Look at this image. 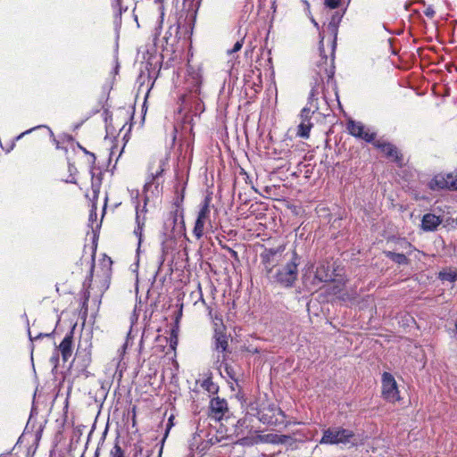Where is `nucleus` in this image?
<instances>
[{
  "instance_id": "f257e3e1",
  "label": "nucleus",
  "mask_w": 457,
  "mask_h": 457,
  "mask_svg": "<svg viewBox=\"0 0 457 457\" xmlns=\"http://www.w3.org/2000/svg\"><path fill=\"white\" fill-rule=\"evenodd\" d=\"M187 94L180 99L185 109H188L193 115H200L204 111V104L201 97L202 77L199 72L189 71L186 78Z\"/></svg>"
},
{
  "instance_id": "f03ea898",
  "label": "nucleus",
  "mask_w": 457,
  "mask_h": 457,
  "mask_svg": "<svg viewBox=\"0 0 457 457\" xmlns=\"http://www.w3.org/2000/svg\"><path fill=\"white\" fill-rule=\"evenodd\" d=\"M299 264L300 256L293 252L290 260L285 265L273 270V273L268 278L284 287H292L298 278Z\"/></svg>"
},
{
  "instance_id": "7ed1b4c3",
  "label": "nucleus",
  "mask_w": 457,
  "mask_h": 457,
  "mask_svg": "<svg viewBox=\"0 0 457 457\" xmlns=\"http://www.w3.org/2000/svg\"><path fill=\"white\" fill-rule=\"evenodd\" d=\"M314 79L315 82L309 94L306 106L302 109L300 113L301 121L311 122L312 115L319 110L318 98L322 89L321 81L323 80L320 71L318 72L317 78Z\"/></svg>"
},
{
  "instance_id": "20e7f679",
  "label": "nucleus",
  "mask_w": 457,
  "mask_h": 457,
  "mask_svg": "<svg viewBox=\"0 0 457 457\" xmlns=\"http://www.w3.org/2000/svg\"><path fill=\"white\" fill-rule=\"evenodd\" d=\"M352 430L341 427H332L323 430L320 445L347 444L353 437Z\"/></svg>"
},
{
  "instance_id": "39448f33",
  "label": "nucleus",
  "mask_w": 457,
  "mask_h": 457,
  "mask_svg": "<svg viewBox=\"0 0 457 457\" xmlns=\"http://www.w3.org/2000/svg\"><path fill=\"white\" fill-rule=\"evenodd\" d=\"M381 383L382 395L386 401L395 403L400 400L397 383L391 373L383 372Z\"/></svg>"
},
{
  "instance_id": "423d86ee",
  "label": "nucleus",
  "mask_w": 457,
  "mask_h": 457,
  "mask_svg": "<svg viewBox=\"0 0 457 457\" xmlns=\"http://www.w3.org/2000/svg\"><path fill=\"white\" fill-rule=\"evenodd\" d=\"M346 129L349 134L356 138L364 140L367 143L374 142L376 138V132L370 131L361 122L350 120L346 123Z\"/></svg>"
},
{
  "instance_id": "0eeeda50",
  "label": "nucleus",
  "mask_w": 457,
  "mask_h": 457,
  "mask_svg": "<svg viewBox=\"0 0 457 457\" xmlns=\"http://www.w3.org/2000/svg\"><path fill=\"white\" fill-rule=\"evenodd\" d=\"M210 197L206 196L201 204L200 210L193 229L194 236L200 239L204 236V229L205 223L209 220L210 217Z\"/></svg>"
},
{
  "instance_id": "6e6552de",
  "label": "nucleus",
  "mask_w": 457,
  "mask_h": 457,
  "mask_svg": "<svg viewBox=\"0 0 457 457\" xmlns=\"http://www.w3.org/2000/svg\"><path fill=\"white\" fill-rule=\"evenodd\" d=\"M164 161L160 160L157 169L154 171H151V174L149 175L145 186H144V191L145 193H148L151 191L152 195H157L162 190V181L161 180V178L162 176V173L164 171Z\"/></svg>"
},
{
  "instance_id": "1a4fd4ad",
  "label": "nucleus",
  "mask_w": 457,
  "mask_h": 457,
  "mask_svg": "<svg viewBox=\"0 0 457 457\" xmlns=\"http://www.w3.org/2000/svg\"><path fill=\"white\" fill-rule=\"evenodd\" d=\"M283 247L278 248H265L264 251L260 254L262 264L266 272L267 277L271 275L274 270V267L278 262V254L283 252Z\"/></svg>"
},
{
  "instance_id": "9d476101",
  "label": "nucleus",
  "mask_w": 457,
  "mask_h": 457,
  "mask_svg": "<svg viewBox=\"0 0 457 457\" xmlns=\"http://www.w3.org/2000/svg\"><path fill=\"white\" fill-rule=\"evenodd\" d=\"M209 408L210 416L217 421L221 420L228 412L227 401L219 396L211 399Z\"/></svg>"
},
{
  "instance_id": "9b49d317",
  "label": "nucleus",
  "mask_w": 457,
  "mask_h": 457,
  "mask_svg": "<svg viewBox=\"0 0 457 457\" xmlns=\"http://www.w3.org/2000/svg\"><path fill=\"white\" fill-rule=\"evenodd\" d=\"M74 325L69 332L66 333L62 341L56 347V350L61 353L63 362L70 360L73 353V335H74Z\"/></svg>"
},
{
  "instance_id": "f8f14e48",
  "label": "nucleus",
  "mask_w": 457,
  "mask_h": 457,
  "mask_svg": "<svg viewBox=\"0 0 457 457\" xmlns=\"http://www.w3.org/2000/svg\"><path fill=\"white\" fill-rule=\"evenodd\" d=\"M91 362V353L87 349H82L80 345H79L75 356L72 361V364L79 372H84L86 369L88 367Z\"/></svg>"
},
{
  "instance_id": "ddd939ff",
  "label": "nucleus",
  "mask_w": 457,
  "mask_h": 457,
  "mask_svg": "<svg viewBox=\"0 0 457 457\" xmlns=\"http://www.w3.org/2000/svg\"><path fill=\"white\" fill-rule=\"evenodd\" d=\"M375 147L379 149L385 155L394 160H397L399 158V152L395 145L389 142L385 141H375L372 142Z\"/></svg>"
},
{
  "instance_id": "4468645a",
  "label": "nucleus",
  "mask_w": 457,
  "mask_h": 457,
  "mask_svg": "<svg viewBox=\"0 0 457 457\" xmlns=\"http://www.w3.org/2000/svg\"><path fill=\"white\" fill-rule=\"evenodd\" d=\"M201 0H183L181 12H186V19L195 20Z\"/></svg>"
},
{
  "instance_id": "2eb2a0df",
  "label": "nucleus",
  "mask_w": 457,
  "mask_h": 457,
  "mask_svg": "<svg viewBox=\"0 0 457 457\" xmlns=\"http://www.w3.org/2000/svg\"><path fill=\"white\" fill-rule=\"evenodd\" d=\"M441 222L442 220L438 216L433 213H427L422 218L421 228L425 231H433L436 229Z\"/></svg>"
},
{
  "instance_id": "dca6fc26",
  "label": "nucleus",
  "mask_w": 457,
  "mask_h": 457,
  "mask_svg": "<svg viewBox=\"0 0 457 457\" xmlns=\"http://www.w3.org/2000/svg\"><path fill=\"white\" fill-rule=\"evenodd\" d=\"M213 349L220 353H225L228 347V342L227 336L217 329H215V333L213 336Z\"/></svg>"
},
{
  "instance_id": "f3484780",
  "label": "nucleus",
  "mask_w": 457,
  "mask_h": 457,
  "mask_svg": "<svg viewBox=\"0 0 457 457\" xmlns=\"http://www.w3.org/2000/svg\"><path fill=\"white\" fill-rule=\"evenodd\" d=\"M342 17H343L342 14L340 15L338 12H335L332 15L331 21H329V23L328 25V30L334 35V39H333V43H332V52L333 53L335 52V49H336L337 29H338V25L342 20Z\"/></svg>"
},
{
  "instance_id": "a211bd4d",
  "label": "nucleus",
  "mask_w": 457,
  "mask_h": 457,
  "mask_svg": "<svg viewBox=\"0 0 457 457\" xmlns=\"http://www.w3.org/2000/svg\"><path fill=\"white\" fill-rule=\"evenodd\" d=\"M438 278L441 281L454 283L457 281V269L445 268L438 273Z\"/></svg>"
},
{
  "instance_id": "6ab92c4d",
  "label": "nucleus",
  "mask_w": 457,
  "mask_h": 457,
  "mask_svg": "<svg viewBox=\"0 0 457 457\" xmlns=\"http://www.w3.org/2000/svg\"><path fill=\"white\" fill-rule=\"evenodd\" d=\"M428 187L433 191L445 189L446 184L445 181L444 174L440 173L434 176L428 183Z\"/></svg>"
},
{
  "instance_id": "aec40b11",
  "label": "nucleus",
  "mask_w": 457,
  "mask_h": 457,
  "mask_svg": "<svg viewBox=\"0 0 457 457\" xmlns=\"http://www.w3.org/2000/svg\"><path fill=\"white\" fill-rule=\"evenodd\" d=\"M385 255L399 265H408L410 262L409 259L403 253L386 251Z\"/></svg>"
},
{
  "instance_id": "412c9836",
  "label": "nucleus",
  "mask_w": 457,
  "mask_h": 457,
  "mask_svg": "<svg viewBox=\"0 0 457 457\" xmlns=\"http://www.w3.org/2000/svg\"><path fill=\"white\" fill-rule=\"evenodd\" d=\"M312 127V122L301 121L300 124L298 125L297 135L300 137L308 138L310 136V131H311Z\"/></svg>"
},
{
  "instance_id": "4be33fe9",
  "label": "nucleus",
  "mask_w": 457,
  "mask_h": 457,
  "mask_svg": "<svg viewBox=\"0 0 457 457\" xmlns=\"http://www.w3.org/2000/svg\"><path fill=\"white\" fill-rule=\"evenodd\" d=\"M444 178L446 184L445 189H457V175L447 173L444 174Z\"/></svg>"
},
{
  "instance_id": "5701e85b",
  "label": "nucleus",
  "mask_w": 457,
  "mask_h": 457,
  "mask_svg": "<svg viewBox=\"0 0 457 457\" xmlns=\"http://www.w3.org/2000/svg\"><path fill=\"white\" fill-rule=\"evenodd\" d=\"M315 278L321 282H328L332 280V274L325 270V267H320L317 269Z\"/></svg>"
},
{
  "instance_id": "b1692460",
  "label": "nucleus",
  "mask_w": 457,
  "mask_h": 457,
  "mask_svg": "<svg viewBox=\"0 0 457 457\" xmlns=\"http://www.w3.org/2000/svg\"><path fill=\"white\" fill-rule=\"evenodd\" d=\"M41 128L47 129L49 133H50V135L52 137L54 136V133H53V131L51 130V129L49 127H47L46 125H38V126L33 127V128H31L29 129H27L26 131L21 133L19 136H17L14 138V140L12 142H16V141L21 139L25 135L30 134L32 131L37 130V129H41Z\"/></svg>"
},
{
  "instance_id": "393cba45",
  "label": "nucleus",
  "mask_w": 457,
  "mask_h": 457,
  "mask_svg": "<svg viewBox=\"0 0 457 457\" xmlns=\"http://www.w3.org/2000/svg\"><path fill=\"white\" fill-rule=\"evenodd\" d=\"M136 221L137 223V227L135 228L134 234L137 237H141L142 230H143V226H144L145 222H144V220H140V214H139L138 207H137ZM140 240H141V238H139V241Z\"/></svg>"
},
{
  "instance_id": "a878e982",
  "label": "nucleus",
  "mask_w": 457,
  "mask_h": 457,
  "mask_svg": "<svg viewBox=\"0 0 457 457\" xmlns=\"http://www.w3.org/2000/svg\"><path fill=\"white\" fill-rule=\"evenodd\" d=\"M100 186H101V179L100 178H95L94 175H92V191L94 198L98 197V194L100 192Z\"/></svg>"
},
{
  "instance_id": "bb28decb",
  "label": "nucleus",
  "mask_w": 457,
  "mask_h": 457,
  "mask_svg": "<svg viewBox=\"0 0 457 457\" xmlns=\"http://www.w3.org/2000/svg\"><path fill=\"white\" fill-rule=\"evenodd\" d=\"M109 457H125V452L122 450L119 443H115L110 451Z\"/></svg>"
},
{
  "instance_id": "cd10ccee",
  "label": "nucleus",
  "mask_w": 457,
  "mask_h": 457,
  "mask_svg": "<svg viewBox=\"0 0 457 457\" xmlns=\"http://www.w3.org/2000/svg\"><path fill=\"white\" fill-rule=\"evenodd\" d=\"M60 353L55 349L49 361L53 365V370H56L59 364Z\"/></svg>"
},
{
  "instance_id": "c85d7f7f",
  "label": "nucleus",
  "mask_w": 457,
  "mask_h": 457,
  "mask_svg": "<svg viewBox=\"0 0 457 457\" xmlns=\"http://www.w3.org/2000/svg\"><path fill=\"white\" fill-rule=\"evenodd\" d=\"M279 436L278 435L274 434H269L264 436V438L262 439L263 442L266 443H272V444H278V443H283V440H278Z\"/></svg>"
},
{
  "instance_id": "c756f323",
  "label": "nucleus",
  "mask_w": 457,
  "mask_h": 457,
  "mask_svg": "<svg viewBox=\"0 0 457 457\" xmlns=\"http://www.w3.org/2000/svg\"><path fill=\"white\" fill-rule=\"evenodd\" d=\"M342 0H324V4L329 9H337L339 7Z\"/></svg>"
},
{
  "instance_id": "7c9ffc66",
  "label": "nucleus",
  "mask_w": 457,
  "mask_h": 457,
  "mask_svg": "<svg viewBox=\"0 0 457 457\" xmlns=\"http://www.w3.org/2000/svg\"><path fill=\"white\" fill-rule=\"evenodd\" d=\"M243 42H244V39H243V38H242V39H240V40H237V41L234 44L233 47H232L231 49H228V50L227 51L228 54H232L237 53V52H238L239 50H241V48H242V46H243Z\"/></svg>"
},
{
  "instance_id": "2f4dec72",
  "label": "nucleus",
  "mask_w": 457,
  "mask_h": 457,
  "mask_svg": "<svg viewBox=\"0 0 457 457\" xmlns=\"http://www.w3.org/2000/svg\"><path fill=\"white\" fill-rule=\"evenodd\" d=\"M435 13H436V12H435L434 8H433L431 5L428 6V7L424 10V14H425L428 18H429V19L434 18Z\"/></svg>"
},
{
  "instance_id": "473e14b6",
  "label": "nucleus",
  "mask_w": 457,
  "mask_h": 457,
  "mask_svg": "<svg viewBox=\"0 0 457 457\" xmlns=\"http://www.w3.org/2000/svg\"><path fill=\"white\" fill-rule=\"evenodd\" d=\"M53 334H54V331H53V332H51V333H45V334H43V333H39L36 337H32V336H31V334H30V331L29 330V339H30V341H34V340H36V339H37V338H41V337H51Z\"/></svg>"
},
{
  "instance_id": "72a5a7b5",
  "label": "nucleus",
  "mask_w": 457,
  "mask_h": 457,
  "mask_svg": "<svg viewBox=\"0 0 457 457\" xmlns=\"http://www.w3.org/2000/svg\"><path fill=\"white\" fill-rule=\"evenodd\" d=\"M177 220H178V216L175 213L172 215V217L170 219H169V220L166 221L165 226L168 225V222H170V225L174 226L177 223Z\"/></svg>"
},
{
  "instance_id": "f704fd0d",
  "label": "nucleus",
  "mask_w": 457,
  "mask_h": 457,
  "mask_svg": "<svg viewBox=\"0 0 457 457\" xmlns=\"http://www.w3.org/2000/svg\"><path fill=\"white\" fill-rule=\"evenodd\" d=\"M225 371H226V373L228 374V376L230 378L235 379V378H234V376H233V374H232L233 370H232V368H231V367H229L228 364H225Z\"/></svg>"
},
{
  "instance_id": "c9c22d12",
  "label": "nucleus",
  "mask_w": 457,
  "mask_h": 457,
  "mask_svg": "<svg viewBox=\"0 0 457 457\" xmlns=\"http://www.w3.org/2000/svg\"><path fill=\"white\" fill-rule=\"evenodd\" d=\"M325 72L327 74L328 79L333 78L334 76V67H331L329 70L325 69Z\"/></svg>"
},
{
  "instance_id": "e433bc0d",
  "label": "nucleus",
  "mask_w": 457,
  "mask_h": 457,
  "mask_svg": "<svg viewBox=\"0 0 457 457\" xmlns=\"http://www.w3.org/2000/svg\"><path fill=\"white\" fill-rule=\"evenodd\" d=\"M203 431L202 430H197L195 434H194V440H196L197 437H199L200 439H202V436H201V433Z\"/></svg>"
},
{
  "instance_id": "4c0bfd02",
  "label": "nucleus",
  "mask_w": 457,
  "mask_h": 457,
  "mask_svg": "<svg viewBox=\"0 0 457 457\" xmlns=\"http://www.w3.org/2000/svg\"><path fill=\"white\" fill-rule=\"evenodd\" d=\"M225 360H226V356H225V355H223V356H222V359H221V360L220 359V356H218V359H217V361H216V362H217V363H219V362H220V367H221V366H222V364H223V362L225 361Z\"/></svg>"
},
{
  "instance_id": "58836bf2",
  "label": "nucleus",
  "mask_w": 457,
  "mask_h": 457,
  "mask_svg": "<svg viewBox=\"0 0 457 457\" xmlns=\"http://www.w3.org/2000/svg\"><path fill=\"white\" fill-rule=\"evenodd\" d=\"M159 10L161 12V16L160 17H161V19H162L163 15H164V12H163V6L162 4H160Z\"/></svg>"
},
{
  "instance_id": "ea45409f",
  "label": "nucleus",
  "mask_w": 457,
  "mask_h": 457,
  "mask_svg": "<svg viewBox=\"0 0 457 457\" xmlns=\"http://www.w3.org/2000/svg\"><path fill=\"white\" fill-rule=\"evenodd\" d=\"M96 217V213L95 212L91 211L90 215H89V220H91Z\"/></svg>"
},
{
  "instance_id": "a19ab883",
  "label": "nucleus",
  "mask_w": 457,
  "mask_h": 457,
  "mask_svg": "<svg viewBox=\"0 0 457 457\" xmlns=\"http://www.w3.org/2000/svg\"><path fill=\"white\" fill-rule=\"evenodd\" d=\"M321 60H322L324 62H327L328 57H327L326 55H322V54H321Z\"/></svg>"
},
{
  "instance_id": "79ce46f5",
  "label": "nucleus",
  "mask_w": 457,
  "mask_h": 457,
  "mask_svg": "<svg viewBox=\"0 0 457 457\" xmlns=\"http://www.w3.org/2000/svg\"><path fill=\"white\" fill-rule=\"evenodd\" d=\"M99 448H97L95 452V456L94 457H99Z\"/></svg>"
},
{
  "instance_id": "37998d69",
  "label": "nucleus",
  "mask_w": 457,
  "mask_h": 457,
  "mask_svg": "<svg viewBox=\"0 0 457 457\" xmlns=\"http://www.w3.org/2000/svg\"><path fill=\"white\" fill-rule=\"evenodd\" d=\"M312 21L314 24V26L318 27V23L313 19L312 20Z\"/></svg>"
},
{
  "instance_id": "c03bdc74",
  "label": "nucleus",
  "mask_w": 457,
  "mask_h": 457,
  "mask_svg": "<svg viewBox=\"0 0 457 457\" xmlns=\"http://www.w3.org/2000/svg\"><path fill=\"white\" fill-rule=\"evenodd\" d=\"M90 155L93 157V161H95L96 160L95 154H90Z\"/></svg>"
},
{
  "instance_id": "a18cd8bd",
  "label": "nucleus",
  "mask_w": 457,
  "mask_h": 457,
  "mask_svg": "<svg viewBox=\"0 0 457 457\" xmlns=\"http://www.w3.org/2000/svg\"><path fill=\"white\" fill-rule=\"evenodd\" d=\"M156 3L162 4V0H155Z\"/></svg>"
},
{
  "instance_id": "49530a36",
  "label": "nucleus",
  "mask_w": 457,
  "mask_h": 457,
  "mask_svg": "<svg viewBox=\"0 0 457 457\" xmlns=\"http://www.w3.org/2000/svg\"><path fill=\"white\" fill-rule=\"evenodd\" d=\"M92 272H93V268H91V270H90V277H93Z\"/></svg>"
},
{
  "instance_id": "de8ad7c7",
  "label": "nucleus",
  "mask_w": 457,
  "mask_h": 457,
  "mask_svg": "<svg viewBox=\"0 0 457 457\" xmlns=\"http://www.w3.org/2000/svg\"><path fill=\"white\" fill-rule=\"evenodd\" d=\"M420 3H422L423 4H425V1L424 0H420Z\"/></svg>"
},
{
  "instance_id": "09e8293b",
  "label": "nucleus",
  "mask_w": 457,
  "mask_h": 457,
  "mask_svg": "<svg viewBox=\"0 0 457 457\" xmlns=\"http://www.w3.org/2000/svg\"><path fill=\"white\" fill-rule=\"evenodd\" d=\"M0 457H4V454H0Z\"/></svg>"
},
{
  "instance_id": "8fccbe9b",
  "label": "nucleus",
  "mask_w": 457,
  "mask_h": 457,
  "mask_svg": "<svg viewBox=\"0 0 457 457\" xmlns=\"http://www.w3.org/2000/svg\"><path fill=\"white\" fill-rule=\"evenodd\" d=\"M120 0H117V2H120Z\"/></svg>"
}]
</instances>
